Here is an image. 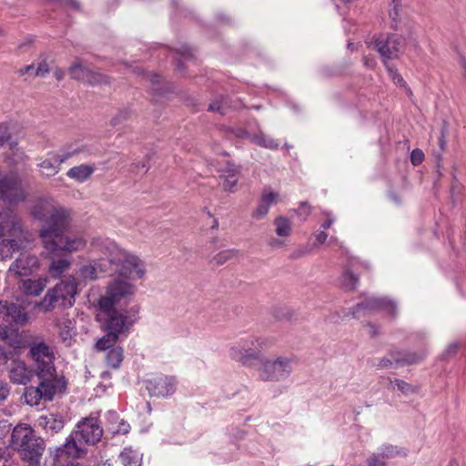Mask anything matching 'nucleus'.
<instances>
[{
    "instance_id": "3",
    "label": "nucleus",
    "mask_w": 466,
    "mask_h": 466,
    "mask_svg": "<svg viewBox=\"0 0 466 466\" xmlns=\"http://www.w3.org/2000/svg\"><path fill=\"white\" fill-rule=\"evenodd\" d=\"M10 446L27 466L41 465L46 444L30 426L16 425L11 433Z\"/></svg>"
},
{
    "instance_id": "26",
    "label": "nucleus",
    "mask_w": 466,
    "mask_h": 466,
    "mask_svg": "<svg viewBox=\"0 0 466 466\" xmlns=\"http://www.w3.org/2000/svg\"><path fill=\"white\" fill-rule=\"evenodd\" d=\"M90 69L85 66L80 58H76L68 67V74L74 80L86 84Z\"/></svg>"
},
{
    "instance_id": "43",
    "label": "nucleus",
    "mask_w": 466,
    "mask_h": 466,
    "mask_svg": "<svg viewBox=\"0 0 466 466\" xmlns=\"http://www.w3.org/2000/svg\"><path fill=\"white\" fill-rule=\"evenodd\" d=\"M395 383L398 390L403 392L404 394L415 393L418 390L417 387L412 386L411 384L402 380L396 379Z\"/></svg>"
},
{
    "instance_id": "5",
    "label": "nucleus",
    "mask_w": 466,
    "mask_h": 466,
    "mask_svg": "<svg viewBox=\"0 0 466 466\" xmlns=\"http://www.w3.org/2000/svg\"><path fill=\"white\" fill-rule=\"evenodd\" d=\"M29 357L34 360L38 378L58 380L54 365L55 355L52 349L43 340L29 344Z\"/></svg>"
},
{
    "instance_id": "34",
    "label": "nucleus",
    "mask_w": 466,
    "mask_h": 466,
    "mask_svg": "<svg viewBox=\"0 0 466 466\" xmlns=\"http://www.w3.org/2000/svg\"><path fill=\"white\" fill-rule=\"evenodd\" d=\"M74 329V323L70 319H65L59 324V337L66 345L71 343V339L75 335Z\"/></svg>"
},
{
    "instance_id": "54",
    "label": "nucleus",
    "mask_w": 466,
    "mask_h": 466,
    "mask_svg": "<svg viewBox=\"0 0 466 466\" xmlns=\"http://www.w3.org/2000/svg\"><path fill=\"white\" fill-rule=\"evenodd\" d=\"M11 351L6 350L4 346L0 345V364L6 362L11 358Z\"/></svg>"
},
{
    "instance_id": "41",
    "label": "nucleus",
    "mask_w": 466,
    "mask_h": 466,
    "mask_svg": "<svg viewBox=\"0 0 466 466\" xmlns=\"http://www.w3.org/2000/svg\"><path fill=\"white\" fill-rule=\"evenodd\" d=\"M111 78L100 72L90 71L86 84L90 86L110 85Z\"/></svg>"
},
{
    "instance_id": "63",
    "label": "nucleus",
    "mask_w": 466,
    "mask_h": 466,
    "mask_svg": "<svg viewBox=\"0 0 466 466\" xmlns=\"http://www.w3.org/2000/svg\"><path fill=\"white\" fill-rule=\"evenodd\" d=\"M54 76L56 80L61 81L65 77V71L62 68L56 67L54 70Z\"/></svg>"
},
{
    "instance_id": "11",
    "label": "nucleus",
    "mask_w": 466,
    "mask_h": 466,
    "mask_svg": "<svg viewBox=\"0 0 466 466\" xmlns=\"http://www.w3.org/2000/svg\"><path fill=\"white\" fill-rule=\"evenodd\" d=\"M290 360L279 357L274 360H268L262 364L260 377L264 380L278 381L287 378L291 372Z\"/></svg>"
},
{
    "instance_id": "39",
    "label": "nucleus",
    "mask_w": 466,
    "mask_h": 466,
    "mask_svg": "<svg viewBox=\"0 0 466 466\" xmlns=\"http://www.w3.org/2000/svg\"><path fill=\"white\" fill-rule=\"evenodd\" d=\"M342 286L349 291L354 290L359 284V278L352 271L347 269L342 275Z\"/></svg>"
},
{
    "instance_id": "64",
    "label": "nucleus",
    "mask_w": 466,
    "mask_h": 466,
    "mask_svg": "<svg viewBox=\"0 0 466 466\" xmlns=\"http://www.w3.org/2000/svg\"><path fill=\"white\" fill-rule=\"evenodd\" d=\"M0 466H19L18 461L15 460H10L5 461H1Z\"/></svg>"
},
{
    "instance_id": "19",
    "label": "nucleus",
    "mask_w": 466,
    "mask_h": 466,
    "mask_svg": "<svg viewBox=\"0 0 466 466\" xmlns=\"http://www.w3.org/2000/svg\"><path fill=\"white\" fill-rule=\"evenodd\" d=\"M4 320L23 326L28 321V314L19 304L6 301Z\"/></svg>"
},
{
    "instance_id": "29",
    "label": "nucleus",
    "mask_w": 466,
    "mask_h": 466,
    "mask_svg": "<svg viewBox=\"0 0 466 466\" xmlns=\"http://www.w3.org/2000/svg\"><path fill=\"white\" fill-rule=\"evenodd\" d=\"M37 167L41 175L46 177H54L60 171V167L56 161H55V158L51 153L48 154L47 158L43 159L40 163H38Z\"/></svg>"
},
{
    "instance_id": "23",
    "label": "nucleus",
    "mask_w": 466,
    "mask_h": 466,
    "mask_svg": "<svg viewBox=\"0 0 466 466\" xmlns=\"http://www.w3.org/2000/svg\"><path fill=\"white\" fill-rule=\"evenodd\" d=\"M22 242L23 240H18L17 238H10L0 237V258H11L15 252L21 249Z\"/></svg>"
},
{
    "instance_id": "44",
    "label": "nucleus",
    "mask_w": 466,
    "mask_h": 466,
    "mask_svg": "<svg viewBox=\"0 0 466 466\" xmlns=\"http://www.w3.org/2000/svg\"><path fill=\"white\" fill-rule=\"evenodd\" d=\"M51 71L50 64L47 62L46 58H44L41 62L38 63L37 67L35 72V76L43 77L47 75Z\"/></svg>"
},
{
    "instance_id": "7",
    "label": "nucleus",
    "mask_w": 466,
    "mask_h": 466,
    "mask_svg": "<svg viewBox=\"0 0 466 466\" xmlns=\"http://www.w3.org/2000/svg\"><path fill=\"white\" fill-rule=\"evenodd\" d=\"M40 383L37 387H26L23 397L26 404L36 406L41 400H51L60 388H65L64 383L59 380L39 378Z\"/></svg>"
},
{
    "instance_id": "58",
    "label": "nucleus",
    "mask_w": 466,
    "mask_h": 466,
    "mask_svg": "<svg viewBox=\"0 0 466 466\" xmlns=\"http://www.w3.org/2000/svg\"><path fill=\"white\" fill-rule=\"evenodd\" d=\"M310 252V249L307 248H299L295 250L290 257L294 259L303 257L306 254H309Z\"/></svg>"
},
{
    "instance_id": "61",
    "label": "nucleus",
    "mask_w": 466,
    "mask_h": 466,
    "mask_svg": "<svg viewBox=\"0 0 466 466\" xmlns=\"http://www.w3.org/2000/svg\"><path fill=\"white\" fill-rule=\"evenodd\" d=\"M445 134H446V129L443 128L441 130V137H439V145L442 151L445 149V146H446Z\"/></svg>"
},
{
    "instance_id": "33",
    "label": "nucleus",
    "mask_w": 466,
    "mask_h": 466,
    "mask_svg": "<svg viewBox=\"0 0 466 466\" xmlns=\"http://www.w3.org/2000/svg\"><path fill=\"white\" fill-rule=\"evenodd\" d=\"M59 301L61 302V299L55 294L54 290L50 289L39 302L38 307L41 310L48 312L53 310Z\"/></svg>"
},
{
    "instance_id": "15",
    "label": "nucleus",
    "mask_w": 466,
    "mask_h": 466,
    "mask_svg": "<svg viewBox=\"0 0 466 466\" xmlns=\"http://www.w3.org/2000/svg\"><path fill=\"white\" fill-rule=\"evenodd\" d=\"M268 345V341L265 339H250L240 342L236 350L239 354V360L246 364L250 360H257L260 350Z\"/></svg>"
},
{
    "instance_id": "60",
    "label": "nucleus",
    "mask_w": 466,
    "mask_h": 466,
    "mask_svg": "<svg viewBox=\"0 0 466 466\" xmlns=\"http://www.w3.org/2000/svg\"><path fill=\"white\" fill-rule=\"evenodd\" d=\"M220 99H223V104L226 106V114L228 113V109L230 108H237L238 106L236 105H233L231 100L228 96H219Z\"/></svg>"
},
{
    "instance_id": "49",
    "label": "nucleus",
    "mask_w": 466,
    "mask_h": 466,
    "mask_svg": "<svg viewBox=\"0 0 466 466\" xmlns=\"http://www.w3.org/2000/svg\"><path fill=\"white\" fill-rule=\"evenodd\" d=\"M424 159V153L422 150L416 148L411 151L410 154V162L414 166L420 165Z\"/></svg>"
},
{
    "instance_id": "36",
    "label": "nucleus",
    "mask_w": 466,
    "mask_h": 466,
    "mask_svg": "<svg viewBox=\"0 0 466 466\" xmlns=\"http://www.w3.org/2000/svg\"><path fill=\"white\" fill-rule=\"evenodd\" d=\"M120 460L124 466H140L139 455L131 449H125L120 454Z\"/></svg>"
},
{
    "instance_id": "52",
    "label": "nucleus",
    "mask_w": 466,
    "mask_h": 466,
    "mask_svg": "<svg viewBox=\"0 0 466 466\" xmlns=\"http://www.w3.org/2000/svg\"><path fill=\"white\" fill-rule=\"evenodd\" d=\"M299 216L307 217L310 213V207L308 203L303 202L300 204L299 208L297 210Z\"/></svg>"
},
{
    "instance_id": "45",
    "label": "nucleus",
    "mask_w": 466,
    "mask_h": 466,
    "mask_svg": "<svg viewBox=\"0 0 466 466\" xmlns=\"http://www.w3.org/2000/svg\"><path fill=\"white\" fill-rule=\"evenodd\" d=\"M11 139V132L6 123L0 124V147Z\"/></svg>"
},
{
    "instance_id": "4",
    "label": "nucleus",
    "mask_w": 466,
    "mask_h": 466,
    "mask_svg": "<svg viewBox=\"0 0 466 466\" xmlns=\"http://www.w3.org/2000/svg\"><path fill=\"white\" fill-rule=\"evenodd\" d=\"M95 247L105 255V258L110 264L115 265V273L116 277L129 279L135 274L137 279H142L145 275V266L143 261L135 255L120 248L115 242L100 241L93 242Z\"/></svg>"
},
{
    "instance_id": "35",
    "label": "nucleus",
    "mask_w": 466,
    "mask_h": 466,
    "mask_svg": "<svg viewBox=\"0 0 466 466\" xmlns=\"http://www.w3.org/2000/svg\"><path fill=\"white\" fill-rule=\"evenodd\" d=\"M219 178L223 180L222 188L225 191H230L238 181L237 170L235 168L228 169L226 173L220 175Z\"/></svg>"
},
{
    "instance_id": "53",
    "label": "nucleus",
    "mask_w": 466,
    "mask_h": 466,
    "mask_svg": "<svg viewBox=\"0 0 466 466\" xmlns=\"http://www.w3.org/2000/svg\"><path fill=\"white\" fill-rule=\"evenodd\" d=\"M9 387L6 383L0 382V401L5 400L9 395Z\"/></svg>"
},
{
    "instance_id": "42",
    "label": "nucleus",
    "mask_w": 466,
    "mask_h": 466,
    "mask_svg": "<svg viewBox=\"0 0 466 466\" xmlns=\"http://www.w3.org/2000/svg\"><path fill=\"white\" fill-rule=\"evenodd\" d=\"M223 103V99H220V96H218L208 105V110L210 112H217L221 116H225L226 106Z\"/></svg>"
},
{
    "instance_id": "62",
    "label": "nucleus",
    "mask_w": 466,
    "mask_h": 466,
    "mask_svg": "<svg viewBox=\"0 0 466 466\" xmlns=\"http://www.w3.org/2000/svg\"><path fill=\"white\" fill-rule=\"evenodd\" d=\"M328 238V234L324 231H320L316 235V241L319 244H323Z\"/></svg>"
},
{
    "instance_id": "59",
    "label": "nucleus",
    "mask_w": 466,
    "mask_h": 466,
    "mask_svg": "<svg viewBox=\"0 0 466 466\" xmlns=\"http://www.w3.org/2000/svg\"><path fill=\"white\" fill-rule=\"evenodd\" d=\"M284 241L279 238H272L268 240V246H270L273 248H279L284 246Z\"/></svg>"
},
{
    "instance_id": "2",
    "label": "nucleus",
    "mask_w": 466,
    "mask_h": 466,
    "mask_svg": "<svg viewBox=\"0 0 466 466\" xmlns=\"http://www.w3.org/2000/svg\"><path fill=\"white\" fill-rule=\"evenodd\" d=\"M96 319L105 335L96 342V349L106 350L113 347L122 335H127L139 319V307L120 311L115 306L97 304Z\"/></svg>"
},
{
    "instance_id": "27",
    "label": "nucleus",
    "mask_w": 466,
    "mask_h": 466,
    "mask_svg": "<svg viewBox=\"0 0 466 466\" xmlns=\"http://www.w3.org/2000/svg\"><path fill=\"white\" fill-rule=\"evenodd\" d=\"M46 278L37 279H25L22 283L23 291L26 295L39 296L47 285Z\"/></svg>"
},
{
    "instance_id": "48",
    "label": "nucleus",
    "mask_w": 466,
    "mask_h": 466,
    "mask_svg": "<svg viewBox=\"0 0 466 466\" xmlns=\"http://www.w3.org/2000/svg\"><path fill=\"white\" fill-rule=\"evenodd\" d=\"M80 152V149H76L73 152H66L65 154L59 155L56 153H51L55 158V161L58 164L60 167L61 164H63L65 161H66L68 158H70L73 155L78 154Z\"/></svg>"
},
{
    "instance_id": "57",
    "label": "nucleus",
    "mask_w": 466,
    "mask_h": 466,
    "mask_svg": "<svg viewBox=\"0 0 466 466\" xmlns=\"http://www.w3.org/2000/svg\"><path fill=\"white\" fill-rule=\"evenodd\" d=\"M459 347H460V345L457 342L451 343L450 345H448V347L446 349V353L445 354L447 356H451V355L456 354V352L458 351Z\"/></svg>"
},
{
    "instance_id": "16",
    "label": "nucleus",
    "mask_w": 466,
    "mask_h": 466,
    "mask_svg": "<svg viewBox=\"0 0 466 466\" xmlns=\"http://www.w3.org/2000/svg\"><path fill=\"white\" fill-rule=\"evenodd\" d=\"M35 372L21 360H13L8 368L10 380L18 385H26L30 382Z\"/></svg>"
},
{
    "instance_id": "47",
    "label": "nucleus",
    "mask_w": 466,
    "mask_h": 466,
    "mask_svg": "<svg viewBox=\"0 0 466 466\" xmlns=\"http://www.w3.org/2000/svg\"><path fill=\"white\" fill-rule=\"evenodd\" d=\"M15 460V454L9 447L0 444V462Z\"/></svg>"
},
{
    "instance_id": "37",
    "label": "nucleus",
    "mask_w": 466,
    "mask_h": 466,
    "mask_svg": "<svg viewBox=\"0 0 466 466\" xmlns=\"http://www.w3.org/2000/svg\"><path fill=\"white\" fill-rule=\"evenodd\" d=\"M238 254V251L236 249H225L215 255L210 263L215 266H221L225 264L227 261L236 258Z\"/></svg>"
},
{
    "instance_id": "55",
    "label": "nucleus",
    "mask_w": 466,
    "mask_h": 466,
    "mask_svg": "<svg viewBox=\"0 0 466 466\" xmlns=\"http://www.w3.org/2000/svg\"><path fill=\"white\" fill-rule=\"evenodd\" d=\"M181 56L187 58V59H192L193 58V54L191 52V50L187 47V46H181L179 49H177V51Z\"/></svg>"
},
{
    "instance_id": "51",
    "label": "nucleus",
    "mask_w": 466,
    "mask_h": 466,
    "mask_svg": "<svg viewBox=\"0 0 466 466\" xmlns=\"http://www.w3.org/2000/svg\"><path fill=\"white\" fill-rule=\"evenodd\" d=\"M394 364L395 363L391 357L390 358L384 357L380 360L379 363L377 364V367L379 369H388V368L393 367Z\"/></svg>"
},
{
    "instance_id": "1",
    "label": "nucleus",
    "mask_w": 466,
    "mask_h": 466,
    "mask_svg": "<svg viewBox=\"0 0 466 466\" xmlns=\"http://www.w3.org/2000/svg\"><path fill=\"white\" fill-rule=\"evenodd\" d=\"M31 215L45 225L39 231L45 248L54 255L71 254L82 250L86 240L78 235H66L73 211L53 198H39L31 208Z\"/></svg>"
},
{
    "instance_id": "12",
    "label": "nucleus",
    "mask_w": 466,
    "mask_h": 466,
    "mask_svg": "<svg viewBox=\"0 0 466 466\" xmlns=\"http://www.w3.org/2000/svg\"><path fill=\"white\" fill-rule=\"evenodd\" d=\"M405 39L399 35H390L385 39L375 40L377 51L385 59L397 58L405 49Z\"/></svg>"
},
{
    "instance_id": "21",
    "label": "nucleus",
    "mask_w": 466,
    "mask_h": 466,
    "mask_svg": "<svg viewBox=\"0 0 466 466\" xmlns=\"http://www.w3.org/2000/svg\"><path fill=\"white\" fill-rule=\"evenodd\" d=\"M38 425L42 427L46 432L56 434L60 432L64 426L65 420L61 415L48 414L41 416L38 419Z\"/></svg>"
},
{
    "instance_id": "28",
    "label": "nucleus",
    "mask_w": 466,
    "mask_h": 466,
    "mask_svg": "<svg viewBox=\"0 0 466 466\" xmlns=\"http://www.w3.org/2000/svg\"><path fill=\"white\" fill-rule=\"evenodd\" d=\"M390 356L392 358L396 365L400 366L414 364L422 359V356H420L417 353L401 352L398 350H391L390 352Z\"/></svg>"
},
{
    "instance_id": "13",
    "label": "nucleus",
    "mask_w": 466,
    "mask_h": 466,
    "mask_svg": "<svg viewBox=\"0 0 466 466\" xmlns=\"http://www.w3.org/2000/svg\"><path fill=\"white\" fill-rule=\"evenodd\" d=\"M52 289L61 299L64 307H72L77 293V283L73 275L65 276Z\"/></svg>"
},
{
    "instance_id": "56",
    "label": "nucleus",
    "mask_w": 466,
    "mask_h": 466,
    "mask_svg": "<svg viewBox=\"0 0 466 466\" xmlns=\"http://www.w3.org/2000/svg\"><path fill=\"white\" fill-rule=\"evenodd\" d=\"M233 133L237 137L248 138V139H249V137H252V135H253V134H249L246 129H243V128H237L233 131Z\"/></svg>"
},
{
    "instance_id": "38",
    "label": "nucleus",
    "mask_w": 466,
    "mask_h": 466,
    "mask_svg": "<svg viewBox=\"0 0 466 466\" xmlns=\"http://www.w3.org/2000/svg\"><path fill=\"white\" fill-rule=\"evenodd\" d=\"M123 360V350L120 347L113 348L106 355V363L109 367L117 369Z\"/></svg>"
},
{
    "instance_id": "25",
    "label": "nucleus",
    "mask_w": 466,
    "mask_h": 466,
    "mask_svg": "<svg viewBox=\"0 0 466 466\" xmlns=\"http://www.w3.org/2000/svg\"><path fill=\"white\" fill-rule=\"evenodd\" d=\"M72 265V260L66 258L52 259L48 266V272L52 279H61Z\"/></svg>"
},
{
    "instance_id": "46",
    "label": "nucleus",
    "mask_w": 466,
    "mask_h": 466,
    "mask_svg": "<svg viewBox=\"0 0 466 466\" xmlns=\"http://www.w3.org/2000/svg\"><path fill=\"white\" fill-rule=\"evenodd\" d=\"M379 453H380L382 459H388L397 456L399 454V451L392 445H384L381 447Z\"/></svg>"
},
{
    "instance_id": "8",
    "label": "nucleus",
    "mask_w": 466,
    "mask_h": 466,
    "mask_svg": "<svg viewBox=\"0 0 466 466\" xmlns=\"http://www.w3.org/2000/svg\"><path fill=\"white\" fill-rule=\"evenodd\" d=\"M27 235L21 218L15 212L9 208L0 211V237L25 240Z\"/></svg>"
},
{
    "instance_id": "18",
    "label": "nucleus",
    "mask_w": 466,
    "mask_h": 466,
    "mask_svg": "<svg viewBox=\"0 0 466 466\" xmlns=\"http://www.w3.org/2000/svg\"><path fill=\"white\" fill-rule=\"evenodd\" d=\"M147 389L151 396L166 397L175 391V382L172 378L157 377L147 381Z\"/></svg>"
},
{
    "instance_id": "10",
    "label": "nucleus",
    "mask_w": 466,
    "mask_h": 466,
    "mask_svg": "<svg viewBox=\"0 0 466 466\" xmlns=\"http://www.w3.org/2000/svg\"><path fill=\"white\" fill-rule=\"evenodd\" d=\"M367 314H373L378 311L385 312L389 317L394 319L397 315V305L387 298H371L363 302L358 303L352 310L354 318H360V311Z\"/></svg>"
},
{
    "instance_id": "31",
    "label": "nucleus",
    "mask_w": 466,
    "mask_h": 466,
    "mask_svg": "<svg viewBox=\"0 0 466 466\" xmlns=\"http://www.w3.org/2000/svg\"><path fill=\"white\" fill-rule=\"evenodd\" d=\"M100 259L98 262H95L94 264L89 263L86 265H83L79 268V276L82 279L85 281H93L97 279V268L100 269V271H105L102 268V264Z\"/></svg>"
},
{
    "instance_id": "22",
    "label": "nucleus",
    "mask_w": 466,
    "mask_h": 466,
    "mask_svg": "<svg viewBox=\"0 0 466 466\" xmlns=\"http://www.w3.org/2000/svg\"><path fill=\"white\" fill-rule=\"evenodd\" d=\"M0 340L5 341L13 349L25 347V341L18 330L7 326H0Z\"/></svg>"
},
{
    "instance_id": "24",
    "label": "nucleus",
    "mask_w": 466,
    "mask_h": 466,
    "mask_svg": "<svg viewBox=\"0 0 466 466\" xmlns=\"http://www.w3.org/2000/svg\"><path fill=\"white\" fill-rule=\"evenodd\" d=\"M94 171V165L82 164L68 169L66 176L77 182H85L93 175Z\"/></svg>"
},
{
    "instance_id": "6",
    "label": "nucleus",
    "mask_w": 466,
    "mask_h": 466,
    "mask_svg": "<svg viewBox=\"0 0 466 466\" xmlns=\"http://www.w3.org/2000/svg\"><path fill=\"white\" fill-rule=\"evenodd\" d=\"M136 293V287L129 279L116 277L108 283L106 292L101 296L97 304L115 306L121 301L130 299Z\"/></svg>"
},
{
    "instance_id": "9",
    "label": "nucleus",
    "mask_w": 466,
    "mask_h": 466,
    "mask_svg": "<svg viewBox=\"0 0 466 466\" xmlns=\"http://www.w3.org/2000/svg\"><path fill=\"white\" fill-rule=\"evenodd\" d=\"M78 441H84L87 445H95L101 441L103 429L97 419L93 417L83 418L76 425L72 431Z\"/></svg>"
},
{
    "instance_id": "40",
    "label": "nucleus",
    "mask_w": 466,
    "mask_h": 466,
    "mask_svg": "<svg viewBox=\"0 0 466 466\" xmlns=\"http://www.w3.org/2000/svg\"><path fill=\"white\" fill-rule=\"evenodd\" d=\"M390 9L389 10V16L391 19V28L397 29L400 22V10L402 7L401 2H392L390 4Z\"/></svg>"
},
{
    "instance_id": "17",
    "label": "nucleus",
    "mask_w": 466,
    "mask_h": 466,
    "mask_svg": "<svg viewBox=\"0 0 466 466\" xmlns=\"http://www.w3.org/2000/svg\"><path fill=\"white\" fill-rule=\"evenodd\" d=\"M78 441V438H75V434L71 433L66 443L56 450V456L62 458L67 457L72 459H82L87 454V449L83 447Z\"/></svg>"
},
{
    "instance_id": "30",
    "label": "nucleus",
    "mask_w": 466,
    "mask_h": 466,
    "mask_svg": "<svg viewBox=\"0 0 466 466\" xmlns=\"http://www.w3.org/2000/svg\"><path fill=\"white\" fill-rule=\"evenodd\" d=\"M249 140L260 147L270 150H276L279 146L276 139L267 136L262 131H259L257 134H253L252 137H249Z\"/></svg>"
},
{
    "instance_id": "20",
    "label": "nucleus",
    "mask_w": 466,
    "mask_h": 466,
    "mask_svg": "<svg viewBox=\"0 0 466 466\" xmlns=\"http://www.w3.org/2000/svg\"><path fill=\"white\" fill-rule=\"evenodd\" d=\"M278 198V193L264 189L261 194L258 205L252 213V217L256 219H262L265 218L268 213L270 206L277 202Z\"/></svg>"
},
{
    "instance_id": "14",
    "label": "nucleus",
    "mask_w": 466,
    "mask_h": 466,
    "mask_svg": "<svg viewBox=\"0 0 466 466\" xmlns=\"http://www.w3.org/2000/svg\"><path fill=\"white\" fill-rule=\"evenodd\" d=\"M39 268V260L34 254L24 252L10 265L8 272L15 277L29 276Z\"/></svg>"
},
{
    "instance_id": "50",
    "label": "nucleus",
    "mask_w": 466,
    "mask_h": 466,
    "mask_svg": "<svg viewBox=\"0 0 466 466\" xmlns=\"http://www.w3.org/2000/svg\"><path fill=\"white\" fill-rule=\"evenodd\" d=\"M367 461L369 466H385V461L381 458L380 453H373Z\"/></svg>"
},
{
    "instance_id": "32",
    "label": "nucleus",
    "mask_w": 466,
    "mask_h": 466,
    "mask_svg": "<svg viewBox=\"0 0 466 466\" xmlns=\"http://www.w3.org/2000/svg\"><path fill=\"white\" fill-rule=\"evenodd\" d=\"M275 232L280 238H288L291 234L292 224L289 219L279 216L274 219Z\"/></svg>"
}]
</instances>
